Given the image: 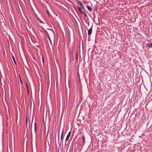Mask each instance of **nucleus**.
<instances>
[{"label":"nucleus","mask_w":152,"mask_h":152,"mask_svg":"<svg viewBox=\"0 0 152 152\" xmlns=\"http://www.w3.org/2000/svg\"><path fill=\"white\" fill-rule=\"evenodd\" d=\"M148 47L149 48H151L152 47V44H150L148 45Z\"/></svg>","instance_id":"nucleus-11"},{"label":"nucleus","mask_w":152,"mask_h":152,"mask_svg":"<svg viewBox=\"0 0 152 152\" xmlns=\"http://www.w3.org/2000/svg\"><path fill=\"white\" fill-rule=\"evenodd\" d=\"M69 133H71V132H69Z\"/></svg>","instance_id":"nucleus-19"},{"label":"nucleus","mask_w":152,"mask_h":152,"mask_svg":"<svg viewBox=\"0 0 152 152\" xmlns=\"http://www.w3.org/2000/svg\"><path fill=\"white\" fill-rule=\"evenodd\" d=\"M68 87H69V88H70V86H69V82L68 83Z\"/></svg>","instance_id":"nucleus-18"},{"label":"nucleus","mask_w":152,"mask_h":152,"mask_svg":"<svg viewBox=\"0 0 152 152\" xmlns=\"http://www.w3.org/2000/svg\"><path fill=\"white\" fill-rule=\"evenodd\" d=\"M76 58H77V56L76 57Z\"/></svg>","instance_id":"nucleus-20"},{"label":"nucleus","mask_w":152,"mask_h":152,"mask_svg":"<svg viewBox=\"0 0 152 152\" xmlns=\"http://www.w3.org/2000/svg\"><path fill=\"white\" fill-rule=\"evenodd\" d=\"M4 96H5V94L4 95Z\"/></svg>","instance_id":"nucleus-22"},{"label":"nucleus","mask_w":152,"mask_h":152,"mask_svg":"<svg viewBox=\"0 0 152 152\" xmlns=\"http://www.w3.org/2000/svg\"><path fill=\"white\" fill-rule=\"evenodd\" d=\"M83 141L84 143H85V137L83 136Z\"/></svg>","instance_id":"nucleus-10"},{"label":"nucleus","mask_w":152,"mask_h":152,"mask_svg":"<svg viewBox=\"0 0 152 152\" xmlns=\"http://www.w3.org/2000/svg\"><path fill=\"white\" fill-rule=\"evenodd\" d=\"M114 136H115V135L114 134Z\"/></svg>","instance_id":"nucleus-21"},{"label":"nucleus","mask_w":152,"mask_h":152,"mask_svg":"<svg viewBox=\"0 0 152 152\" xmlns=\"http://www.w3.org/2000/svg\"><path fill=\"white\" fill-rule=\"evenodd\" d=\"M63 134H61V140L62 139V137H63Z\"/></svg>","instance_id":"nucleus-14"},{"label":"nucleus","mask_w":152,"mask_h":152,"mask_svg":"<svg viewBox=\"0 0 152 152\" xmlns=\"http://www.w3.org/2000/svg\"><path fill=\"white\" fill-rule=\"evenodd\" d=\"M32 152H37V149L36 147H34V149L33 150V148L32 147Z\"/></svg>","instance_id":"nucleus-4"},{"label":"nucleus","mask_w":152,"mask_h":152,"mask_svg":"<svg viewBox=\"0 0 152 152\" xmlns=\"http://www.w3.org/2000/svg\"><path fill=\"white\" fill-rule=\"evenodd\" d=\"M49 132V131L48 130V129H47V130H46V129H45V132Z\"/></svg>","instance_id":"nucleus-15"},{"label":"nucleus","mask_w":152,"mask_h":152,"mask_svg":"<svg viewBox=\"0 0 152 152\" xmlns=\"http://www.w3.org/2000/svg\"><path fill=\"white\" fill-rule=\"evenodd\" d=\"M78 3L83 8H84V7L82 5V3L80 1H78Z\"/></svg>","instance_id":"nucleus-6"},{"label":"nucleus","mask_w":152,"mask_h":152,"mask_svg":"<svg viewBox=\"0 0 152 152\" xmlns=\"http://www.w3.org/2000/svg\"><path fill=\"white\" fill-rule=\"evenodd\" d=\"M42 63H44V58L42 56Z\"/></svg>","instance_id":"nucleus-13"},{"label":"nucleus","mask_w":152,"mask_h":152,"mask_svg":"<svg viewBox=\"0 0 152 152\" xmlns=\"http://www.w3.org/2000/svg\"><path fill=\"white\" fill-rule=\"evenodd\" d=\"M20 82H21V83H23V82H22V80H21V79L20 77Z\"/></svg>","instance_id":"nucleus-17"},{"label":"nucleus","mask_w":152,"mask_h":152,"mask_svg":"<svg viewBox=\"0 0 152 152\" xmlns=\"http://www.w3.org/2000/svg\"><path fill=\"white\" fill-rule=\"evenodd\" d=\"M71 134H68L66 137V141H67L69 139V137L70 136Z\"/></svg>","instance_id":"nucleus-3"},{"label":"nucleus","mask_w":152,"mask_h":152,"mask_svg":"<svg viewBox=\"0 0 152 152\" xmlns=\"http://www.w3.org/2000/svg\"><path fill=\"white\" fill-rule=\"evenodd\" d=\"M92 28H90L88 31V35H90L92 33Z\"/></svg>","instance_id":"nucleus-2"},{"label":"nucleus","mask_w":152,"mask_h":152,"mask_svg":"<svg viewBox=\"0 0 152 152\" xmlns=\"http://www.w3.org/2000/svg\"><path fill=\"white\" fill-rule=\"evenodd\" d=\"M83 14L84 15V16H85V17H86V13H85V12H83Z\"/></svg>","instance_id":"nucleus-16"},{"label":"nucleus","mask_w":152,"mask_h":152,"mask_svg":"<svg viewBox=\"0 0 152 152\" xmlns=\"http://www.w3.org/2000/svg\"><path fill=\"white\" fill-rule=\"evenodd\" d=\"M3 132V128L2 126L0 127V132Z\"/></svg>","instance_id":"nucleus-7"},{"label":"nucleus","mask_w":152,"mask_h":152,"mask_svg":"<svg viewBox=\"0 0 152 152\" xmlns=\"http://www.w3.org/2000/svg\"><path fill=\"white\" fill-rule=\"evenodd\" d=\"M12 59L13 60V61L15 63V65H16V63L15 61V60L14 57L13 56L12 57Z\"/></svg>","instance_id":"nucleus-8"},{"label":"nucleus","mask_w":152,"mask_h":152,"mask_svg":"<svg viewBox=\"0 0 152 152\" xmlns=\"http://www.w3.org/2000/svg\"><path fill=\"white\" fill-rule=\"evenodd\" d=\"M47 11V14L48 15L50 16V14L49 13V12L47 10L46 11Z\"/></svg>","instance_id":"nucleus-12"},{"label":"nucleus","mask_w":152,"mask_h":152,"mask_svg":"<svg viewBox=\"0 0 152 152\" xmlns=\"http://www.w3.org/2000/svg\"><path fill=\"white\" fill-rule=\"evenodd\" d=\"M87 8L88 10L90 11H91L92 10V9L88 5L87 6Z\"/></svg>","instance_id":"nucleus-5"},{"label":"nucleus","mask_w":152,"mask_h":152,"mask_svg":"<svg viewBox=\"0 0 152 152\" xmlns=\"http://www.w3.org/2000/svg\"><path fill=\"white\" fill-rule=\"evenodd\" d=\"M36 125L35 123H34L33 124H32L31 129L29 132H31V133H35L36 132Z\"/></svg>","instance_id":"nucleus-1"},{"label":"nucleus","mask_w":152,"mask_h":152,"mask_svg":"<svg viewBox=\"0 0 152 152\" xmlns=\"http://www.w3.org/2000/svg\"><path fill=\"white\" fill-rule=\"evenodd\" d=\"M78 9L79 11L81 13V14L83 13V12L81 11V9L80 7H78Z\"/></svg>","instance_id":"nucleus-9"}]
</instances>
